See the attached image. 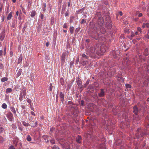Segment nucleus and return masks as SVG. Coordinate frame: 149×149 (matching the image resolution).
<instances>
[{"label": "nucleus", "mask_w": 149, "mask_h": 149, "mask_svg": "<svg viewBox=\"0 0 149 149\" xmlns=\"http://www.w3.org/2000/svg\"><path fill=\"white\" fill-rule=\"evenodd\" d=\"M97 24L98 28L96 26L97 30L100 28V31L102 33L104 34L105 33L106 30L104 27L103 26L104 23V19L102 17H99L97 20Z\"/></svg>", "instance_id": "obj_1"}, {"label": "nucleus", "mask_w": 149, "mask_h": 149, "mask_svg": "<svg viewBox=\"0 0 149 149\" xmlns=\"http://www.w3.org/2000/svg\"><path fill=\"white\" fill-rule=\"evenodd\" d=\"M97 51V49H96L95 47H91L87 49L86 54L91 58H93L94 57V54Z\"/></svg>", "instance_id": "obj_2"}, {"label": "nucleus", "mask_w": 149, "mask_h": 149, "mask_svg": "<svg viewBox=\"0 0 149 149\" xmlns=\"http://www.w3.org/2000/svg\"><path fill=\"white\" fill-rule=\"evenodd\" d=\"M97 33H96L94 36H93V38L96 40H98L100 41H104L105 40V38L104 37L100 36Z\"/></svg>", "instance_id": "obj_3"}, {"label": "nucleus", "mask_w": 149, "mask_h": 149, "mask_svg": "<svg viewBox=\"0 0 149 149\" xmlns=\"http://www.w3.org/2000/svg\"><path fill=\"white\" fill-rule=\"evenodd\" d=\"M61 145L64 149H70L71 148L70 145L67 143H66L65 141L64 143H61Z\"/></svg>", "instance_id": "obj_4"}, {"label": "nucleus", "mask_w": 149, "mask_h": 149, "mask_svg": "<svg viewBox=\"0 0 149 149\" xmlns=\"http://www.w3.org/2000/svg\"><path fill=\"white\" fill-rule=\"evenodd\" d=\"M66 53L65 52H64L62 53L61 55V63L62 64H63L65 62V56H66Z\"/></svg>", "instance_id": "obj_5"}, {"label": "nucleus", "mask_w": 149, "mask_h": 149, "mask_svg": "<svg viewBox=\"0 0 149 149\" xmlns=\"http://www.w3.org/2000/svg\"><path fill=\"white\" fill-rule=\"evenodd\" d=\"M100 90V92L98 94L99 97H104L105 95V93L104 91V89H101Z\"/></svg>", "instance_id": "obj_6"}, {"label": "nucleus", "mask_w": 149, "mask_h": 149, "mask_svg": "<svg viewBox=\"0 0 149 149\" xmlns=\"http://www.w3.org/2000/svg\"><path fill=\"white\" fill-rule=\"evenodd\" d=\"M133 112L136 115H137L139 112L138 108L136 106H135L134 107Z\"/></svg>", "instance_id": "obj_7"}, {"label": "nucleus", "mask_w": 149, "mask_h": 149, "mask_svg": "<svg viewBox=\"0 0 149 149\" xmlns=\"http://www.w3.org/2000/svg\"><path fill=\"white\" fill-rule=\"evenodd\" d=\"M131 35L130 36H128L127 37L130 40H132L133 37H135V38H136L138 37V36H136L134 34V33L132 31L131 33Z\"/></svg>", "instance_id": "obj_8"}, {"label": "nucleus", "mask_w": 149, "mask_h": 149, "mask_svg": "<svg viewBox=\"0 0 149 149\" xmlns=\"http://www.w3.org/2000/svg\"><path fill=\"white\" fill-rule=\"evenodd\" d=\"M7 116L8 119L12 121L13 118V117L12 116V114L11 112H9L7 114Z\"/></svg>", "instance_id": "obj_9"}, {"label": "nucleus", "mask_w": 149, "mask_h": 149, "mask_svg": "<svg viewBox=\"0 0 149 149\" xmlns=\"http://www.w3.org/2000/svg\"><path fill=\"white\" fill-rule=\"evenodd\" d=\"M82 138L80 136L78 135L77 137L76 138V141L78 143H81Z\"/></svg>", "instance_id": "obj_10"}, {"label": "nucleus", "mask_w": 149, "mask_h": 149, "mask_svg": "<svg viewBox=\"0 0 149 149\" xmlns=\"http://www.w3.org/2000/svg\"><path fill=\"white\" fill-rule=\"evenodd\" d=\"M81 56V60L82 61L84 60L85 59H88V56L84 54H82Z\"/></svg>", "instance_id": "obj_11"}, {"label": "nucleus", "mask_w": 149, "mask_h": 149, "mask_svg": "<svg viewBox=\"0 0 149 149\" xmlns=\"http://www.w3.org/2000/svg\"><path fill=\"white\" fill-rule=\"evenodd\" d=\"M13 14V13L12 12H11L9 13L7 17V20H10L11 19Z\"/></svg>", "instance_id": "obj_12"}, {"label": "nucleus", "mask_w": 149, "mask_h": 149, "mask_svg": "<svg viewBox=\"0 0 149 149\" xmlns=\"http://www.w3.org/2000/svg\"><path fill=\"white\" fill-rule=\"evenodd\" d=\"M106 27L108 29H111L112 28V24L109 22H107L106 24Z\"/></svg>", "instance_id": "obj_13"}, {"label": "nucleus", "mask_w": 149, "mask_h": 149, "mask_svg": "<svg viewBox=\"0 0 149 149\" xmlns=\"http://www.w3.org/2000/svg\"><path fill=\"white\" fill-rule=\"evenodd\" d=\"M148 50L147 48H146L144 50L143 55L145 56H147L148 55Z\"/></svg>", "instance_id": "obj_14"}, {"label": "nucleus", "mask_w": 149, "mask_h": 149, "mask_svg": "<svg viewBox=\"0 0 149 149\" xmlns=\"http://www.w3.org/2000/svg\"><path fill=\"white\" fill-rule=\"evenodd\" d=\"M59 96L61 99V101L63 102L64 99V95L62 92L60 93Z\"/></svg>", "instance_id": "obj_15"}, {"label": "nucleus", "mask_w": 149, "mask_h": 149, "mask_svg": "<svg viewBox=\"0 0 149 149\" xmlns=\"http://www.w3.org/2000/svg\"><path fill=\"white\" fill-rule=\"evenodd\" d=\"M77 84L79 86H81L82 85V82L81 79H78L77 81Z\"/></svg>", "instance_id": "obj_16"}, {"label": "nucleus", "mask_w": 149, "mask_h": 149, "mask_svg": "<svg viewBox=\"0 0 149 149\" xmlns=\"http://www.w3.org/2000/svg\"><path fill=\"white\" fill-rule=\"evenodd\" d=\"M22 55H20L19 57L18 58V63L19 64L22 61Z\"/></svg>", "instance_id": "obj_17"}, {"label": "nucleus", "mask_w": 149, "mask_h": 149, "mask_svg": "<svg viewBox=\"0 0 149 149\" xmlns=\"http://www.w3.org/2000/svg\"><path fill=\"white\" fill-rule=\"evenodd\" d=\"M36 15V12L35 10H33L32 11L31 14V17H33Z\"/></svg>", "instance_id": "obj_18"}, {"label": "nucleus", "mask_w": 149, "mask_h": 149, "mask_svg": "<svg viewBox=\"0 0 149 149\" xmlns=\"http://www.w3.org/2000/svg\"><path fill=\"white\" fill-rule=\"evenodd\" d=\"M74 29V28L73 26H71L69 30L70 33L71 34H72L73 33Z\"/></svg>", "instance_id": "obj_19"}, {"label": "nucleus", "mask_w": 149, "mask_h": 149, "mask_svg": "<svg viewBox=\"0 0 149 149\" xmlns=\"http://www.w3.org/2000/svg\"><path fill=\"white\" fill-rule=\"evenodd\" d=\"M4 35L3 33H1L0 34V40L1 41H2L4 38Z\"/></svg>", "instance_id": "obj_20"}, {"label": "nucleus", "mask_w": 149, "mask_h": 149, "mask_svg": "<svg viewBox=\"0 0 149 149\" xmlns=\"http://www.w3.org/2000/svg\"><path fill=\"white\" fill-rule=\"evenodd\" d=\"M12 91V89L11 88H7L6 90V93L8 94L10 93Z\"/></svg>", "instance_id": "obj_21"}, {"label": "nucleus", "mask_w": 149, "mask_h": 149, "mask_svg": "<svg viewBox=\"0 0 149 149\" xmlns=\"http://www.w3.org/2000/svg\"><path fill=\"white\" fill-rule=\"evenodd\" d=\"M43 138L44 139L46 140L47 139H49L50 140V139H51V136H48L47 135H45L43 136Z\"/></svg>", "instance_id": "obj_22"}, {"label": "nucleus", "mask_w": 149, "mask_h": 149, "mask_svg": "<svg viewBox=\"0 0 149 149\" xmlns=\"http://www.w3.org/2000/svg\"><path fill=\"white\" fill-rule=\"evenodd\" d=\"M8 78L6 77H3L1 79V81L2 82H4L8 80Z\"/></svg>", "instance_id": "obj_23"}, {"label": "nucleus", "mask_w": 149, "mask_h": 149, "mask_svg": "<svg viewBox=\"0 0 149 149\" xmlns=\"http://www.w3.org/2000/svg\"><path fill=\"white\" fill-rule=\"evenodd\" d=\"M58 141L60 143L61 145V143H64L63 142L65 141V140L63 138H60L59 139Z\"/></svg>", "instance_id": "obj_24"}, {"label": "nucleus", "mask_w": 149, "mask_h": 149, "mask_svg": "<svg viewBox=\"0 0 149 149\" xmlns=\"http://www.w3.org/2000/svg\"><path fill=\"white\" fill-rule=\"evenodd\" d=\"M22 69H20L18 71L17 74V77H19V76H20L21 75L22 72Z\"/></svg>", "instance_id": "obj_25"}, {"label": "nucleus", "mask_w": 149, "mask_h": 149, "mask_svg": "<svg viewBox=\"0 0 149 149\" xmlns=\"http://www.w3.org/2000/svg\"><path fill=\"white\" fill-rule=\"evenodd\" d=\"M82 61V65L84 66L87 64L88 63V61H84V60Z\"/></svg>", "instance_id": "obj_26"}, {"label": "nucleus", "mask_w": 149, "mask_h": 149, "mask_svg": "<svg viewBox=\"0 0 149 149\" xmlns=\"http://www.w3.org/2000/svg\"><path fill=\"white\" fill-rule=\"evenodd\" d=\"M11 111L14 114H16V110L15 108L14 107H11Z\"/></svg>", "instance_id": "obj_27"}, {"label": "nucleus", "mask_w": 149, "mask_h": 149, "mask_svg": "<svg viewBox=\"0 0 149 149\" xmlns=\"http://www.w3.org/2000/svg\"><path fill=\"white\" fill-rule=\"evenodd\" d=\"M49 141L52 144H54L55 143V140L54 139H52V137L51 139H50Z\"/></svg>", "instance_id": "obj_28"}, {"label": "nucleus", "mask_w": 149, "mask_h": 149, "mask_svg": "<svg viewBox=\"0 0 149 149\" xmlns=\"http://www.w3.org/2000/svg\"><path fill=\"white\" fill-rule=\"evenodd\" d=\"M19 100L20 101H22L23 100V95L22 93H21L20 94Z\"/></svg>", "instance_id": "obj_29"}, {"label": "nucleus", "mask_w": 149, "mask_h": 149, "mask_svg": "<svg viewBox=\"0 0 149 149\" xmlns=\"http://www.w3.org/2000/svg\"><path fill=\"white\" fill-rule=\"evenodd\" d=\"M2 107L4 109H6L7 107V105L6 103H3L2 105Z\"/></svg>", "instance_id": "obj_30"}, {"label": "nucleus", "mask_w": 149, "mask_h": 149, "mask_svg": "<svg viewBox=\"0 0 149 149\" xmlns=\"http://www.w3.org/2000/svg\"><path fill=\"white\" fill-rule=\"evenodd\" d=\"M80 28H77L75 29V34L76 35L80 30Z\"/></svg>", "instance_id": "obj_31"}, {"label": "nucleus", "mask_w": 149, "mask_h": 149, "mask_svg": "<svg viewBox=\"0 0 149 149\" xmlns=\"http://www.w3.org/2000/svg\"><path fill=\"white\" fill-rule=\"evenodd\" d=\"M27 140L28 141H30L31 140V138L29 135H28L26 138Z\"/></svg>", "instance_id": "obj_32"}, {"label": "nucleus", "mask_w": 149, "mask_h": 149, "mask_svg": "<svg viewBox=\"0 0 149 149\" xmlns=\"http://www.w3.org/2000/svg\"><path fill=\"white\" fill-rule=\"evenodd\" d=\"M4 139L1 136H0V143H2L4 141Z\"/></svg>", "instance_id": "obj_33"}, {"label": "nucleus", "mask_w": 149, "mask_h": 149, "mask_svg": "<svg viewBox=\"0 0 149 149\" xmlns=\"http://www.w3.org/2000/svg\"><path fill=\"white\" fill-rule=\"evenodd\" d=\"M43 11L44 12H45L46 10V4L45 3H44L43 4Z\"/></svg>", "instance_id": "obj_34"}, {"label": "nucleus", "mask_w": 149, "mask_h": 149, "mask_svg": "<svg viewBox=\"0 0 149 149\" xmlns=\"http://www.w3.org/2000/svg\"><path fill=\"white\" fill-rule=\"evenodd\" d=\"M137 31H138L139 33L141 34L142 32L141 29L140 27H138L137 29Z\"/></svg>", "instance_id": "obj_35"}, {"label": "nucleus", "mask_w": 149, "mask_h": 149, "mask_svg": "<svg viewBox=\"0 0 149 149\" xmlns=\"http://www.w3.org/2000/svg\"><path fill=\"white\" fill-rule=\"evenodd\" d=\"M26 90H23L22 92V94H23V95L24 96V97H25L26 95Z\"/></svg>", "instance_id": "obj_36"}, {"label": "nucleus", "mask_w": 149, "mask_h": 149, "mask_svg": "<svg viewBox=\"0 0 149 149\" xmlns=\"http://www.w3.org/2000/svg\"><path fill=\"white\" fill-rule=\"evenodd\" d=\"M20 7L21 8L22 10V11L23 12V13H24V14L26 13V12H25V10L24 9V8L22 7V5H21L20 6Z\"/></svg>", "instance_id": "obj_37"}, {"label": "nucleus", "mask_w": 149, "mask_h": 149, "mask_svg": "<svg viewBox=\"0 0 149 149\" xmlns=\"http://www.w3.org/2000/svg\"><path fill=\"white\" fill-rule=\"evenodd\" d=\"M53 149H60L59 147L56 145H54L52 147Z\"/></svg>", "instance_id": "obj_38"}, {"label": "nucleus", "mask_w": 149, "mask_h": 149, "mask_svg": "<svg viewBox=\"0 0 149 149\" xmlns=\"http://www.w3.org/2000/svg\"><path fill=\"white\" fill-rule=\"evenodd\" d=\"M64 80L62 78H61L60 79V82L62 85H63Z\"/></svg>", "instance_id": "obj_39"}, {"label": "nucleus", "mask_w": 149, "mask_h": 149, "mask_svg": "<svg viewBox=\"0 0 149 149\" xmlns=\"http://www.w3.org/2000/svg\"><path fill=\"white\" fill-rule=\"evenodd\" d=\"M125 86L127 88H130L131 87V85L129 84H126Z\"/></svg>", "instance_id": "obj_40"}, {"label": "nucleus", "mask_w": 149, "mask_h": 149, "mask_svg": "<svg viewBox=\"0 0 149 149\" xmlns=\"http://www.w3.org/2000/svg\"><path fill=\"white\" fill-rule=\"evenodd\" d=\"M23 124L24 126L26 127L28 126L29 125V123H26L25 122H23Z\"/></svg>", "instance_id": "obj_41"}, {"label": "nucleus", "mask_w": 149, "mask_h": 149, "mask_svg": "<svg viewBox=\"0 0 149 149\" xmlns=\"http://www.w3.org/2000/svg\"><path fill=\"white\" fill-rule=\"evenodd\" d=\"M88 84L89 81H86V83L84 84V85L83 86H84V87H86L87 86Z\"/></svg>", "instance_id": "obj_42"}, {"label": "nucleus", "mask_w": 149, "mask_h": 149, "mask_svg": "<svg viewBox=\"0 0 149 149\" xmlns=\"http://www.w3.org/2000/svg\"><path fill=\"white\" fill-rule=\"evenodd\" d=\"M8 149H16L13 146L11 145V146H9V148H8Z\"/></svg>", "instance_id": "obj_43"}, {"label": "nucleus", "mask_w": 149, "mask_h": 149, "mask_svg": "<svg viewBox=\"0 0 149 149\" xmlns=\"http://www.w3.org/2000/svg\"><path fill=\"white\" fill-rule=\"evenodd\" d=\"M86 22V20H85L84 19H82L81 21V24H82L83 23H85Z\"/></svg>", "instance_id": "obj_44"}, {"label": "nucleus", "mask_w": 149, "mask_h": 149, "mask_svg": "<svg viewBox=\"0 0 149 149\" xmlns=\"http://www.w3.org/2000/svg\"><path fill=\"white\" fill-rule=\"evenodd\" d=\"M38 123L37 121H36L35 122V126H31V127H37V125H38Z\"/></svg>", "instance_id": "obj_45"}, {"label": "nucleus", "mask_w": 149, "mask_h": 149, "mask_svg": "<svg viewBox=\"0 0 149 149\" xmlns=\"http://www.w3.org/2000/svg\"><path fill=\"white\" fill-rule=\"evenodd\" d=\"M28 119L30 120H32V117L30 116V115H29L28 116Z\"/></svg>", "instance_id": "obj_46"}, {"label": "nucleus", "mask_w": 149, "mask_h": 149, "mask_svg": "<svg viewBox=\"0 0 149 149\" xmlns=\"http://www.w3.org/2000/svg\"><path fill=\"white\" fill-rule=\"evenodd\" d=\"M52 84H50V85L49 88V90L50 91H52Z\"/></svg>", "instance_id": "obj_47"}, {"label": "nucleus", "mask_w": 149, "mask_h": 149, "mask_svg": "<svg viewBox=\"0 0 149 149\" xmlns=\"http://www.w3.org/2000/svg\"><path fill=\"white\" fill-rule=\"evenodd\" d=\"M27 102L29 103H31V102H32V101L31 100L29 99V98H28L27 100Z\"/></svg>", "instance_id": "obj_48"}, {"label": "nucleus", "mask_w": 149, "mask_h": 149, "mask_svg": "<svg viewBox=\"0 0 149 149\" xmlns=\"http://www.w3.org/2000/svg\"><path fill=\"white\" fill-rule=\"evenodd\" d=\"M134 34L136 36L137 35L139 36V34H140V33H139L137 31L135 32V33H134Z\"/></svg>", "instance_id": "obj_49"}, {"label": "nucleus", "mask_w": 149, "mask_h": 149, "mask_svg": "<svg viewBox=\"0 0 149 149\" xmlns=\"http://www.w3.org/2000/svg\"><path fill=\"white\" fill-rule=\"evenodd\" d=\"M40 17L41 19H42L44 18V15L43 14H41L40 15Z\"/></svg>", "instance_id": "obj_50"}, {"label": "nucleus", "mask_w": 149, "mask_h": 149, "mask_svg": "<svg viewBox=\"0 0 149 149\" xmlns=\"http://www.w3.org/2000/svg\"><path fill=\"white\" fill-rule=\"evenodd\" d=\"M79 61V57H77L75 61V62L77 64H78Z\"/></svg>", "instance_id": "obj_51"}, {"label": "nucleus", "mask_w": 149, "mask_h": 149, "mask_svg": "<svg viewBox=\"0 0 149 149\" xmlns=\"http://www.w3.org/2000/svg\"><path fill=\"white\" fill-rule=\"evenodd\" d=\"M84 101L83 100H82L81 101V105L82 106H83L84 105Z\"/></svg>", "instance_id": "obj_52"}, {"label": "nucleus", "mask_w": 149, "mask_h": 149, "mask_svg": "<svg viewBox=\"0 0 149 149\" xmlns=\"http://www.w3.org/2000/svg\"><path fill=\"white\" fill-rule=\"evenodd\" d=\"M80 89H81V91H82V90L84 88V86H80Z\"/></svg>", "instance_id": "obj_53"}, {"label": "nucleus", "mask_w": 149, "mask_h": 149, "mask_svg": "<svg viewBox=\"0 0 149 149\" xmlns=\"http://www.w3.org/2000/svg\"><path fill=\"white\" fill-rule=\"evenodd\" d=\"M63 27L64 28H67V25L66 23H65L63 26Z\"/></svg>", "instance_id": "obj_54"}, {"label": "nucleus", "mask_w": 149, "mask_h": 149, "mask_svg": "<svg viewBox=\"0 0 149 149\" xmlns=\"http://www.w3.org/2000/svg\"><path fill=\"white\" fill-rule=\"evenodd\" d=\"M3 129L2 127H1L0 128V134L2 133L3 132Z\"/></svg>", "instance_id": "obj_55"}, {"label": "nucleus", "mask_w": 149, "mask_h": 149, "mask_svg": "<svg viewBox=\"0 0 149 149\" xmlns=\"http://www.w3.org/2000/svg\"><path fill=\"white\" fill-rule=\"evenodd\" d=\"M146 24V27L147 28H148L149 27V23H147Z\"/></svg>", "instance_id": "obj_56"}, {"label": "nucleus", "mask_w": 149, "mask_h": 149, "mask_svg": "<svg viewBox=\"0 0 149 149\" xmlns=\"http://www.w3.org/2000/svg\"><path fill=\"white\" fill-rule=\"evenodd\" d=\"M142 14L141 13H139L138 15V17H140L142 16Z\"/></svg>", "instance_id": "obj_57"}, {"label": "nucleus", "mask_w": 149, "mask_h": 149, "mask_svg": "<svg viewBox=\"0 0 149 149\" xmlns=\"http://www.w3.org/2000/svg\"><path fill=\"white\" fill-rule=\"evenodd\" d=\"M31 113L32 115H33L34 116H35V115H36L35 113L33 111H31Z\"/></svg>", "instance_id": "obj_58"}, {"label": "nucleus", "mask_w": 149, "mask_h": 149, "mask_svg": "<svg viewBox=\"0 0 149 149\" xmlns=\"http://www.w3.org/2000/svg\"><path fill=\"white\" fill-rule=\"evenodd\" d=\"M68 104H73V103H72V101H69L68 102Z\"/></svg>", "instance_id": "obj_59"}, {"label": "nucleus", "mask_w": 149, "mask_h": 149, "mask_svg": "<svg viewBox=\"0 0 149 149\" xmlns=\"http://www.w3.org/2000/svg\"><path fill=\"white\" fill-rule=\"evenodd\" d=\"M2 22H3L4 21V19L5 18V17L4 16H2Z\"/></svg>", "instance_id": "obj_60"}, {"label": "nucleus", "mask_w": 149, "mask_h": 149, "mask_svg": "<svg viewBox=\"0 0 149 149\" xmlns=\"http://www.w3.org/2000/svg\"><path fill=\"white\" fill-rule=\"evenodd\" d=\"M142 9L143 10H145L146 9V8L145 6H143L142 7Z\"/></svg>", "instance_id": "obj_61"}, {"label": "nucleus", "mask_w": 149, "mask_h": 149, "mask_svg": "<svg viewBox=\"0 0 149 149\" xmlns=\"http://www.w3.org/2000/svg\"><path fill=\"white\" fill-rule=\"evenodd\" d=\"M3 51L2 50H0V56H1L2 55Z\"/></svg>", "instance_id": "obj_62"}, {"label": "nucleus", "mask_w": 149, "mask_h": 149, "mask_svg": "<svg viewBox=\"0 0 149 149\" xmlns=\"http://www.w3.org/2000/svg\"><path fill=\"white\" fill-rule=\"evenodd\" d=\"M146 26V24L143 23L142 25V27L143 28H145Z\"/></svg>", "instance_id": "obj_63"}, {"label": "nucleus", "mask_w": 149, "mask_h": 149, "mask_svg": "<svg viewBox=\"0 0 149 149\" xmlns=\"http://www.w3.org/2000/svg\"><path fill=\"white\" fill-rule=\"evenodd\" d=\"M145 36H146V38H148V39H149V35L147 34V35H146Z\"/></svg>", "instance_id": "obj_64"}]
</instances>
